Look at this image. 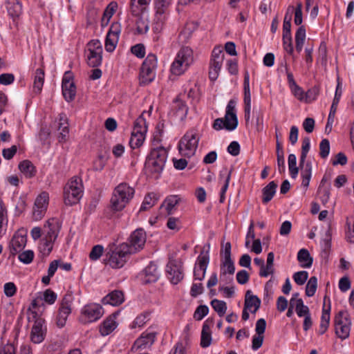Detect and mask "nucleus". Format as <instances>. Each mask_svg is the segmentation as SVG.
I'll use <instances>...</instances> for the list:
<instances>
[{"instance_id":"10","label":"nucleus","mask_w":354,"mask_h":354,"mask_svg":"<svg viewBox=\"0 0 354 354\" xmlns=\"http://www.w3.org/2000/svg\"><path fill=\"white\" fill-rule=\"evenodd\" d=\"M335 334L341 339H347L350 335L351 321L348 319V313L341 310L335 317Z\"/></svg>"},{"instance_id":"21","label":"nucleus","mask_w":354,"mask_h":354,"mask_svg":"<svg viewBox=\"0 0 354 354\" xmlns=\"http://www.w3.org/2000/svg\"><path fill=\"white\" fill-rule=\"evenodd\" d=\"M62 224L57 218H51L48 219L44 225L45 230L48 229L44 238L55 242L58 236Z\"/></svg>"},{"instance_id":"45","label":"nucleus","mask_w":354,"mask_h":354,"mask_svg":"<svg viewBox=\"0 0 354 354\" xmlns=\"http://www.w3.org/2000/svg\"><path fill=\"white\" fill-rule=\"evenodd\" d=\"M310 139L308 137H306L303 139L302 141V147H301V153L299 160V166L304 167L305 160L307 156V153L310 150Z\"/></svg>"},{"instance_id":"60","label":"nucleus","mask_w":354,"mask_h":354,"mask_svg":"<svg viewBox=\"0 0 354 354\" xmlns=\"http://www.w3.org/2000/svg\"><path fill=\"white\" fill-rule=\"evenodd\" d=\"M103 251H104V248L102 245H96L92 248V250L89 254V258L92 261H96L100 258V257L102 256V254L103 253Z\"/></svg>"},{"instance_id":"35","label":"nucleus","mask_w":354,"mask_h":354,"mask_svg":"<svg viewBox=\"0 0 354 354\" xmlns=\"http://www.w3.org/2000/svg\"><path fill=\"white\" fill-rule=\"evenodd\" d=\"M44 71L42 68H37L34 76L33 90L35 93H39L42 89L44 82Z\"/></svg>"},{"instance_id":"27","label":"nucleus","mask_w":354,"mask_h":354,"mask_svg":"<svg viewBox=\"0 0 354 354\" xmlns=\"http://www.w3.org/2000/svg\"><path fill=\"white\" fill-rule=\"evenodd\" d=\"M151 0H131L130 12L134 17H139L146 9Z\"/></svg>"},{"instance_id":"36","label":"nucleus","mask_w":354,"mask_h":354,"mask_svg":"<svg viewBox=\"0 0 354 354\" xmlns=\"http://www.w3.org/2000/svg\"><path fill=\"white\" fill-rule=\"evenodd\" d=\"M222 60H210L209 63V78L211 81H215L218 76L219 71L223 64Z\"/></svg>"},{"instance_id":"46","label":"nucleus","mask_w":354,"mask_h":354,"mask_svg":"<svg viewBox=\"0 0 354 354\" xmlns=\"http://www.w3.org/2000/svg\"><path fill=\"white\" fill-rule=\"evenodd\" d=\"M54 241H50L48 239L43 238L39 244V251L46 256H48L52 251Z\"/></svg>"},{"instance_id":"8","label":"nucleus","mask_w":354,"mask_h":354,"mask_svg":"<svg viewBox=\"0 0 354 354\" xmlns=\"http://www.w3.org/2000/svg\"><path fill=\"white\" fill-rule=\"evenodd\" d=\"M126 244H120L114 250L107 253L106 263L113 268H122L129 259L130 254L127 252Z\"/></svg>"},{"instance_id":"42","label":"nucleus","mask_w":354,"mask_h":354,"mask_svg":"<svg viewBox=\"0 0 354 354\" xmlns=\"http://www.w3.org/2000/svg\"><path fill=\"white\" fill-rule=\"evenodd\" d=\"M171 0H156L155 1V10L156 15L158 16H165L164 15L167 12L168 7L170 4Z\"/></svg>"},{"instance_id":"31","label":"nucleus","mask_w":354,"mask_h":354,"mask_svg":"<svg viewBox=\"0 0 354 354\" xmlns=\"http://www.w3.org/2000/svg\"><path fill=\"white\" fill-rule=\"evenodd\" d=\"M19 169L28 178H31L36 174L35 167L28 160L21 161L19 164Z\"/></svg>"},{"instance_id":"61","label":"nucleus","mask_w":354,"mask_h":354,"mask_svg":"<svg viewBox=\"0 0 354 354\" xmlns=\"http://www.w3.org/2000/svg\"><path fill=\"white\" fill-rule=\"evenodd\" d=\"M34 258V252L32 250H26L22 253L19 254L18 259L20 261L24 263L28 264L31 263Z\"/></svg>"},{"instance_id":"13","label":"nucleus","mask_w":354,"mask_h":354,"mask_svg":"<svg viewBox=\"0 0 354 354\" xmlns=\"http://www.w3.org/2000/svg\"><path fill=\"white\" fill-rule=\"evenodd\" d=\"M231 243L227 242L223 248L221 250L220 254L222 257L221 264V277L227 273L233 274L235 272L234 261L231 258Z\"/></svg>"},{"instance_id":"51","label":"nucleus","mask_w":354,"mask_h":354,"mask_svg":"<svg viewBox=\"0 0 354 354\" xmlns=\"http://www.w3.org/2000/svg\"><path fill=\"white\" fill-rule=\"evenodd\" d=\"M283 47L288 54L292 55L294 52L291 35H282Z\"/></svg>"},{"instance_id":"64","label":"nucleus","mask_w":354,"mask_h":354,"mask_svg":"<svg viewBox=\"0 0 354 354\" xmlns=\"http://www.w3.org/2000/svg\"><path fill=\"white\" fill-rule=\"evenodd\" d=\"M3 291H4V294L7 297H11L15 295V293L17 292V287L14 283L8 282L4 284Z\"/></svg>"},{"instance_id":"53","label":"nucleus","mask_w":354,"mask_h":354,"mask_svg":"<svg viewBox=\"0 0 354 354\" xmlns=\"http://www.w3.org/2000/svg\"><path fill=\"white\" fill-rule=\"evenodd\" d=\"M347 230L346 231V239L347 241L354 243V221L346 218Z\"/></svg>"},{"instance_id":"24","label":"nucleus","mask_w":354,"mask_h":354,"mask_svg":"<svg viewBox=\"0 0 354 354\" xmlns=\"http://www.w3.org/2000/svg\"><path fill=\"white\" fill-rule=\"evenodd\" d=\"M26 236L19 232H17L13 236L10 242V252L12 254H15L21 251L26 244Z\"/></svg>"},{"instance_id":"49","label":"nucleus","mask_w":354,"mask_h":354,"mask_svg":"<svg viewBox=\"0 0 354 354\" xmlns=\"http://www.w3.org/2000/svg\"><path fill=\"white\" fill-rule=\"evenodd\" d=\"M118 37L106 35V39H105V49L107 52L111 53L113 52L118 42Z\"/></svg>"},{"instance_id":"1","label":"nucleus","mask_w":354,"mask_h":354,"mask_svg":"<svg viewBox=\"0 0 354 354\" xmlns=\"http://www.w3.org/2000/svg\"><path fill=\"white\" fill-rule=\"evenodd\" d=\"M168 151L163 147L152 149L145 163V173L147 177L158 179L164 169Z\"/></svg>"},{"instance_id":"58","label":"nucleus","mask_w":354,"mask_h":354,"mask_svg":"<svg viewBox=\"0 0 354 354\" xmlns=\"http://www.w3.org/2000/svg\"><path fill=\"white\" fill-rule=\"evenodd\" d=\"M148 22L141 17L136 20V30L138 34H145L149 30Z\"/></svg>"},{"instance_id":"54","label":"nucleus","mask_w":354,"mask_h":354,"mask_svg":"<svg viewBox=\"0 0 354 354\" xmlns=\"http://www.w3.org/2000/svg\"><path fill=\"white\" fill-rule=\"evenodd\" d=\"M330 185L326 186V187H325V188H322V187L318 188L317 193H318L319 199L324 205H325L328 202L329 197H330Z\"/></svg>"},{"instance_id":"9","label":"nucleus","mask_w":354,"mask_h":354,"mask_svg":"<svg viewBox=\"0 0 354 354\" xmlns=\"http://www.w3.org/2000/svg\"><path fill=\"white\" fill-rule=\"evenodd\" d=\"M157 66V58L154 54L147 55L143 62L140 73V84L146 85L155 78V69Z\"/></svg>"},{"instance_id":"16","label":"nucleus","mask_w":354,"mask_h":354,"mask_svg":"<svg viewBox=\"0 0 354 354\" xmlns=\"http://www.w3.org/2000/svg\"><path fill=\"white\" fill-rule=\"evenodd\" d=\"M238 125V119L235 112H225L223 118H217L214 120L213 128L216 130L225 129L228 131H232Z\"/></svg>"},{"instance_id":"17","label":"nucleus","mask_w":354,"mask_h":354,"mask_svg":"<svg viewBox=\"0 0 354 354\" xmlns=\"http://www.w3.org/2000/svg\"><path fill=\"white\" fill-rule=\"evenodd\" d=\"M156 333L152 329H148L138 338L132 346L131 351L136 352L139 350L149 348L155 341Z\"/></svg>"},{"instance_id":"26","label":"nucleus","mask_w":354,"mask_h":354,"mask_svg":"<svg viewBox=\"0 0 354 354\" xmlns=\"http://www.w3.org/2000/svg\"><path fill=\"white\" fill-rule=\"evenodd\" d=\"M124 300V294L121 290H113L102 299V303L117 306L120 305Z\"/></svg>"},{"instance_id":"48","label":"nucleus","mask_w":354,"mask_h":354,"mask_svg":"<svg viewBox=\"0 0 354 354\" xmlns=\"http://www.w3.org/2000/svg\"><path fill=\"white\" fill-rule=\"evenodd\" d=\"M317 287V279L316 277L313 276L310 278L308 281V283L306 286V295L308 297H313Z\"/></svg>"},{"instance_id":"50","label":"nucleus","mask_w":354,"mask_h":354,"mask_svg":"<svg viewBox=\"0 0 354 354\" xmlns=\"http://www.w3.org/2000/svg\"><path fill=\"white\" fill-rule=\"evenodd\" d=\"M293 95L301 102H308V93H305L303 89L297 84L290 87Z\"/></svg>"},{"instance_id":"57","label":"nucleus","mask_w":354,"mask_h":354,"mask_svg":"<svg viewBox=\"0 0 354 354\" xmlns=\"http://www.w3.org/2000/svg\"><path fill=\"white\" fill-rule=\"evenodd\" d=\"M308 277V272L304 270L297 272L293 274V279L295 281V283L299 286L304 284L305 282L307 281Z\"/></svg>"},{"instance_id":"19","label":"nucleus","mask_w":354,"mask_h":354,"mask_svg":"<svg viewBox=\"0 0 354 354\" xmlns=\"http://www.w3.org/2000/svg\"><path fill=\"white\" fill-rule=\"evenodd\" d=\"M44 319L42 318H37L32 325L30 331V340L34 344H39L42 342L46 337V328L44 326Z\"/></svg>"},{"instance_id":"12","label":"nucleus","mask_w":354,"mask_h":354,"mask_svg":"<svg viewBox=\"0 0 354 354\" xmlns=\"http://www.w3.org/2000/svg\"><path fill=\"white\" fill-rule=\"evenodd\" d=\"M104 314L102 307L97 304H87L81 311L80 320L82 323H91L99 319Z\"/></svg>"},{"instance_id":"3","label":"nucleus","mask_w":354,"mask_h":354,"mask_svg":"<svg viewBox=\"0 0 354 354\" xmlns=\"http://www.w3.org/2000/svg\"><path fill=\"white\" fill-rule=\"evenodd\" d=\"M83 194L82 179L73 177L64 188V201L66 205H73L79 202Z\"/></svg>"},{"instance_id":"30","label":"nucleus","mask_w":354,"mask_h":354,"mask_svg":"<svg viewBox=\"0 0 354 354\" xmlns=\"http://www.w3.org/2000/svg\"><path fill=\"white\" fill-rule=\"evenodd\" d=\"M250 77L248 72L245 73L244 75V82H243V87H244V111H248L251 109V95L250 91Z\"/></svg>"},{"instance_id":"43","label":"nucleus","mask_w":354,"mask_h":354,"mask_svg":"<svg viewBox=\"0 0 354 354\" xmlns=\"http://www.w3.org/2000/svg\"><path fill=\"white\" fill-rule=\"evenodd\" d=\"M211 306L220 317H223L227 310V304L224 301L214 299L211 301Z\"/></svg>"},{"instance_id":"38","label":"nucleus","mask_w":354,"mask_h":354,"mask_svg":"<svg viewBox=\"0 0 354 354\" xmlns=\"http://www.w3.org/2000/svg\"><path fill=\"white\" fill-rule=\"evenodd\" d=\"M301 167V177H302V186L304 187H308L309 185V183L310 180L311 175H312V163L310 162H307L304 166Z\"/></svg>"},{"instance_id":"39","label":"nucleus","mask_w":354,"mask_h":354,"mask_svg":"<svg viewBox=\"0 0 354 354\" xmlns=\"http://www.w3.org/2000/svg\"><path fill=\"white\" fill-rule=\"evenodd\" d=\"M71 313V308L60 306L57 317V324L59 328L63 327L66 322L68 316Z\"/></svg>"},{"instance_id":"6","label":"nucleus","mask_w":354,"mask_h":354,"mask_svg":"<svg viewBox=\"0 0 354 354\" xmlns=\"http://www.w3.org/2000/svg\"><path fill=\"white\" fill-rule=\"evenodd\" d=\"M199 89L195 86L191 88L187 95H180L174 101L175 109L178 111L195 109L196 104L199 100Z\"/></svg>"},{"instance_id":"56","label":"nucleus","mask_w":354,"mask_h":354,"mask_svg":"<svg viewBox=\"0 0 354 354\" xmlns=\"http://www.w3.org/2000/svg\"><path fill=\"white\" fill-rule=\"evenodd\" d=\"M330 152V142L328 139H323L319 144V155L322 158L328 157Z\"/></svg>"},{"instance_id":"20","label":"nucleus","mask_w":354,"mask_h":354,"mask_svg":"<svg viewBox=\"0 0 354 354\" xmlns=\"http://www.w3.org/2000/svg\"><path fill=\"white\" fill-rule=\"evenodd\" d=\"M168 278L173 284L178 283L183 279L182 266L175 261H170L167 265Z\"/></svg>"},{"instance_id":"40","label":"nucleus","mask_w":354,"mask_h":354,"mask_svg":"<svg viewBox=\"0 0 354 354\" xmlns=\"http://www.w3.org/2000/svg\"><path fill=\"white\" fill-rule=\"evenodd\" d=\"M8 223V212L2 200L0 199V237L4 234V225Z\"/></svg>"},{"instance_id":"63","label":"nucleus","mask_w":354,"mask_h":354,"mask_svg":"<svg viewBox=\"0 0 354 354\" xmlns=\"http://www.w3.org/2000/svg\"><path fill=\"white\" fill-rule=\"evenodd\" d=\"M86 50L102 53V47L100 41L97 39L90 41L87 44V48Z\"/></svg>"},{"instance_id":"7","label":"nucleus","mask_w":354,"mask_h":354,"mask_svg":"<svg viewBox=\"0 0 354 354\" xmlns=\"http://www.w3.org/2000/svg\"><path fill=\"white\" fill-rule=\"evenodd\" d=\"M147 131L146 121L143 115L141 114L134 122L129 145L131 148L140 147L145 140V133Z\"/></svg>"},{"instance_id":"62","label":"nucleus","mask_w":354,"mask_h":354,"mask_svg":"<svg viewBox=\"0 0 354 354\" xmlns=\"http://www.w3.org/2000/svg\"><path fill=\"white\" fill-rule=\"evenodd\" d=\"M318 59L321 61L322 64L327 62V47L325 42H322L318 50Z\"/></svg>"},{"instance_id":"32","label":"nucleus","mask_w":354,"mask_h":354,"mask_svg":"<svg viewBox=\"0 0 354 354\" xmlns=\"http://www.w3.org/2000/svg\"><path fill=\"white\" fill-rule=\"evenodd\" d=\"M297 260L301 263L302 268H310L313 259L310 256V252L307 249L302 248L297 253Z\"/></svg>"},{"instance_id":"34","label":"nucleus","mask_w":354,"mask_h":354,"mask_svg":"<svg viewBox=\"0 0 354 354\" xmlns=\"http://www.w3.org/2000/svg\"><path fill=\"white\" fill-rule=\"evenodd\" d=\"M212 343V334L210 326L207 324V321H206L203 326L202 331H201V346L203 348H207L210 346Z\"/></svg>"},{"instance_id":"15","label":"nucleus","mask_w":354,"mask_h":354,"mask_svg":"<svg viewBox=\"0 0 354 354\" xmlns=\"http://www.w3.org/2000/svg\"><path fill=\"white\" fill-rule=\"evenodd\" d=\"M209 262V251L202 250L197 257L194 269V277L195 280L202 281L205 276L206 270Z\"/></svg>"},{"instance_id":"55","label":"nucleus","mask_w":354,"mask_h":354,"mask_svg":"<svg viewBox=\"0 0 354 354\" xmlns=\"http://www.w3.org/2000/svg\"><path fill=\"white\" fill-rule=\"evenodd\" d=\"M208 313L209 308L206 305H200L197 307L194 313V318L197 321H200L203 319V317L208 314Z\"/></svg>"},{"instance_id":"33","label":"nucleus","mask_w":354,"mask_h":354,"mask_svg":"<svg viewBox=\"0 0 354 354\" xmlns=\"http://www.w3.org/2000/svg\"><path fill=\"white\" fill-rule=\"evenodd\" d=\"M86 62L89 66L95 68L100 66L102 61V53L85 50Z\"/></svg>"},{"instance_id":"28","label":"nucleus","mask_w":354,"mask_h":354,"mask_svg":"<svg viewBox=\"0 0 354 354\" xmlns=\"http://www.w3.org/2000/svg\"><path fill=\"white\" fill-rule=\"evenodd\" d=\"M6 8L9 15L15 19L22 13V5L19 0H8Z\"/></svg>"},{"instance_id":"14","label":"nucleus","mask_w":354,"mask_h":354,"mask_svg":"<svg viewBox=\"0 0 354 354\" xmlns=\"http://www.w3.org/2000/svg\"><path fill=\"white\" fill-rule=\"evenodd\" d=\"M62 94L68 102L74 100L76 95V86L73 82V74L71 71L65 72L62 82Z\"/></svg>"},{"instance_id":"2","label":"nucleus","mask_w":354,"mask_h":354,"mask_svg":"<svg viewBox=\"0 0 354 354\" xmlns=\"http://www.w3.org/2000/svg\"><path fill=\"white\" fill-rule=\"evenodd\" d=\"M135 190L127 183H121L113 191L110 206L113 211H122L133 198Z\"/></svg>"},{"instance_id":"44","label":"nucleus","mask_w":354,"mask_h":354,"mask_svg":"<svg viewBox=\"0 0 354 354\" xmlns=\"http://www.w3.org/2000/svg\"><path fill=\"white\" fill-rule=\"evenodd\" d=\"M288 163L290 174L292 178H295L297 176L299 168L297 167V158L295 154L291 153L288 156Z\"/></svg>"},{"instance_id":"47","label":"nucleus","mask_w":354,"mask_h":354,"mask_svg":"<svg viewBox=\"0 0 354 354\" xmlns=\"http://www.w3.org/2000/svg\"><path fill=\"white\" fill-rule=\"evenodd\" d=\"M295 310L299 317H305L310 313L309 308L304 305L302 299H299L297 301V304H295Z\"/></svg>"},{"instance_id":"52","label":"nucleus","mask_w":354,"mask_h":354,"mask_svg":"<svg viewBox=\"0 0 354 354\" xmlns=\"http://www.w3.org/2000/svg\"><path fill=\"white\" fill-rule=\"evenodd\" d=\"M179 198L177 196H170L165 201L167 214H171L175 206L178 203Z\"/></svg>"},{"instance_id":"5","label":"nucleus","mask_w":354,"mask_h":354,"mask_svg":"<svg viewBox=\"0 0 354 354\" xmlns=\"http://www.w3.org/2000/svg\"><path fill=\"white\" fill-rule=\"evenodd\" d=\"M193 60L192 50L188 46L181 48L171 64V72L176 75L183 74Z\"/></svg>"},{"instance_id":"25","label":"nucleus","mask_w":354,"mask_h":354,"mask_svg":"<svg viewBox=\"0 0 354 354\" xmlns=\"http://www.w3.org/2000/svg\"><path fill=\"white\" fill-rule=\"evenodd\" d=\"M261 306V299L256 295L252 294V291L248 290L245 295V308L250 310L252 313H255Z\"/></svg>"},{"instance_id":"23","label":"nucleus","mask_w":354,"mask_h":354,"mask_svg":"<svg viewBox=\"0 0 354 354\" xmlns=\"http://www.w3.org/2000/svg\"><path fill=\"white\" fill-rule=\"evenodd\" d=\"M159 271L156 264L151 262L142 271V281L145 283L156 282L159 278Z\"/></svg>"},{"instance_id":"18","label":"nucleus","mask_w":354,"mask_h":354,"mask_svg":"<svg viewBox=\"0 0 354 354\" xmlns=\"http://www.w3.org/2000/svg\"><path fill=\"white\" fill-rule=\"evenodd\" d=\"M49 201L48 194L46 192H41L36 198L33 208V216L37 221L41 219L44 216Z\"/></svg>"},{"instance_id":"59","label":"nucleus","mask_w":354,"mask_h":354,"mask_svg":"<svg viewBox=\"0 0 354 354\" xmlns=\"http://www.w3.org/2000/svg\"><path fill=\"white\" fill-rule=\"evenodd\" d=\"M106 163V159L105 157L102 154H99L97 158L93 161V170L96 171H102L104 169Z\"/></svg>"},{"instance_id":"41","label":"nucleus","mask_w":354,"mask_h":354,"mask_svg":"<svg viewBox=\"0 0 354 354\" xmlns=\"http://www.w3.org/2000/svg\"><path fill=\"white\" fill-rule=\"evenodd\" d=\"M158 199V198L155 193H149L147 196H145L140 207V211H145L151 208L155 205Z\"/></svg>"},{"instance_id":"11","label":"nucleus","mask_w":354,"mask_h":354,"mask_svg":"<svg viewBox=\"0 0 354 354\" xmlns=\"http://www.w3.org/2000/svg\"><path fill=\"white\" fill-rule=\"evenodd\" d=\"M146 232L142 228L136 229L133 231L129 238L128 242L123 243L126 244L128 248V252L131 254L137 253L143 249L146 243Z\"/></svg>"},{"instance_id":"4","label":"nucleus","mask_w":354,"mask_h":354,"mask_svg":"<svg viewBox=\"0 0 354 354\" xmlns=\"http://www.w3.org/2000/svg\"><path fill=\"white\" fill-rule=\"evenodd\" d=\"M200 137L196 130L187 131L180 140L178 149L183 156L190 158L193 156L198 148Z\"/></svg>"},{"instance_id":"37","label":"nucleus","mask_w":354,"mask_h":354,"mask_svg":"<svg viewBox=\"0 0 354 354\" xmlns=\"http://www.w3.org/2000/svg\"><path fill=\"white\" fill-rule=\"evenodd\" d=\"M116 328V322L111 317L104 320L100 327V333L102 336L110 334Z\"/></svg>"},{"instance_id":"22","label":"nucleus","mask_w":354,"mask_h":354,"mask_svg":"<svg viewBox=\"0 0 354 354\" xmlns=\"http://www.w3.org/2000/svg\"><path fill=\"white\" fill-rule=\"evenodd\" d=\"M55 125L57 127L58 130L60 131L58 136L59 142H65L68 136L69 128L68 118L64 113H62L59 114V121H55Z\"/></svg>"},{"instance_id":"29","label":"nucleus","mask_w":354,"mask_h":354,"mask_svg":"<svg viewBox=\"0 0 354 354\" xmlns=\"http://www.w3.org/2000/svg\"><path fill=\"white\" fill-rule=\"evenodd\" d=\"M277 184L274 181H271L262 189V202L264 204L270 202L276 193Z\"/></svg>"}]
</instances>
